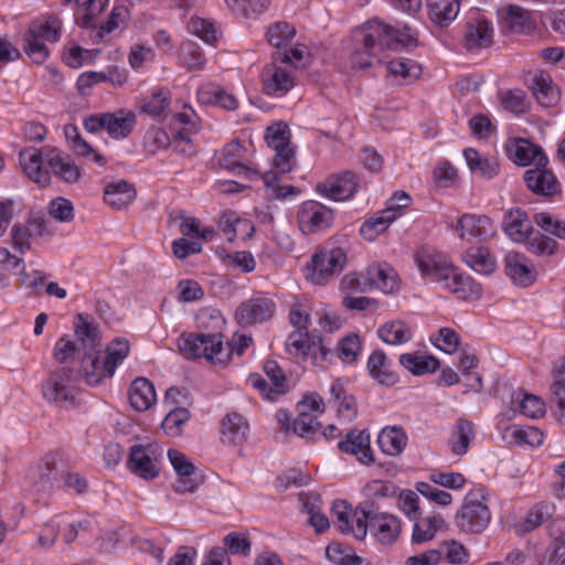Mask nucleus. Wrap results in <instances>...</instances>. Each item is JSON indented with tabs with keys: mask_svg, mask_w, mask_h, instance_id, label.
Masks as SVG:
<instances>
[{
	"mask_svg": "<svg viewBox=\"0 0 565 565\" xmlns=\"http://www.w3.org/2000/svg\"><path fill=\"white\" fill-rule=\"evenodd\" d=\"M76 319L75 335L83 347L81 370L89 385H98L104 379L111 377L116 367L127 358L129 343L127 340L116 339L104 352L98 327L83 313H78Z\"/></svg>",
	"mask_w": 565,
	"mask_h": 565,
	"instance_id": "f257e3e1",
	"label": "nucleus"
},
{
	"mask_svg": "<svg viewBox=\"0 0 565 565\" xmlns=\"http://www.w3.org/2000/svg\"><path fill=\"white\" fill-rule=\"evenodd\" d=\"M353 41L355 49L351 56L352 64L364 70L372 65V57L376 52L385 49L398 51L415 46L417 39L408 25L396 29L379 20H373L353 32Z\"/></svg>",
	"mask_w": 565,
	"mask_h": 565,
	"instance_id": "f03ea898",
	"label": "nucleus"
},
{
	"mask_svg": "<svg viewBox=\"0 0 565 565\" xmlns=\"http://www.w3.org/2000/svg\"><path fill=\"white\" fill-rule=\"evenodd\" d=\"M415 262L423 276L443 285L459 299H479L482 287L469 276H463L456 267L431 255H416Z\"/></svg>",
	"mask_w": 565,
	"mask_h": 565,
	"instance_id": "7ed1b4c3",
	"label": "nucleus"
},
{
	"mask_svg": "<svg viewBox=\"0 0 565 565\" xmlns=\"http://www.w3.org/2000/svg\"><path fill=\"white\" fill-rule=\"evenodd\" d=\"M289 320L295 331L291 332L286 341L287 351L294 355L311 356L317 360H328L332 350H329L322 342L319 331H308L309 313L305 306L295 303L289 311Z\"/></svg>",
	"mask_w": 565,
	"mask_h": 565,
	"instance_id": "20e7f679",
	"label": "nucleus"
},
{
	"mask_svg": "<svg viewBox=\"0 0 565 565\" xmlns=\"http://www.w3.org/2000/svg\"><path fill=\"white\" fill-rule=\"evenodd\" d=\"M179 349L188 360L204 358L210 363L220 365H225L234 351L228 343L224 344L221 332L183 334Z\"/></svg>",
	"mask_w": 565,
	"mask_h": 565,
	"instance_id": "39448f33",
	"label": "nucleus"
},
{
	"mask_svg": "<svg viewBox=\"0 0 565 565\" xmlns=\"http://www.w3.org/2000/svg\"><path fill=\"white\" fill-rule=\"evenodd\" d=\"M79 372L61 366L52 372L42 387L43 397L61 407H70L75 404L76 388L74 383Z\"/></svg>",
	"mask_w": 565,
	"mask_h": 565,
	"instance_id": "423d86ee",
	"label": "nucleus"
},
{
	"mask_svg": "<svg viewBox=\"0 0 565 565\" xmlns=\"http://www.w3.org/2000/svg\"><path fill=\"white\" fill-rule=\"evenodd\" d=\"M480 499L486 500V495L479 491H471L466 495L460 511L456 514V525L461 532L478 534L488 527L491 512Z\"/></svg>",
	"mask_w": 565,
	"mask_h": 565,
	"instance_id": "0eeeda50",
	"label": "nucleus"
},
{
	"mask_svg": "<svg viewBox=\"0 0 565 565\" xmlns=\"http://www.w3.org/2000/svg\"><path fill=\"white\" fill-rule=\"evenodd\" d=\"M345 262L347 254L342 248L321 249L307 265L306 277L313 284L323 285L343 269Z\"/></svg>",
	"mask_w": 565,
	"mask_h": 565,
	"instance_id": "6e6552de",
	"label": "nucleus"
},
{
	"mask_svg": "<svg viewBox=\"0 0 565 565\" xmlns=\"http://www.w3.org/2000/svg\"><path fill=\"white\" fill-rule=\"evenodd\" d=\"M267 145L276 151L274 166L280 173L292 170L295 164V148L290 146V134L288 127L282 124L270 126L266 131Z\"/></svg>",
	"mask_w": 565,
	"mask_h": 565,
	"instance_id": "1a4fd4ad",
	"label": "nucleus"
},
{
	"mask_svg": "<svg viewBox=\"0 0 565 565\" xmlns=\"http://www.w3.org/2000/svg\"><path fill=\"white\" fill-rule=\"evenodd\" d=\"M333 212L316 201L305 203L298 213V225L303 234H312L329 228Z\"/></svg>",
	"mask_w": 565,
	"mask_h": 565,
	"instance_id": "9d476101",
	"label": "nucleus"
},
{
	"mask_svg": "<svg viewBox=\"0 0 565 565\" xmlns=\"http://www.w3.org/2000/svg\"><path fill=\"white\" fill-rule=\"evenodd\" d=\"M493 43L492 23L482 15L470 18L465 25L462 45L469 52H479Z\"/></svg>",
	"mask_w": 565,
	"mask_h": 565,
	"instance_id": "9b49d317",
	"label": "nucleus"
},
{
	"mask_svg": "<svg viewBox=\"0 0 565 565\" xmlns=\"http://www.w3.org/2000/svg\"><path fill=\"white\" fill-rule=\"evenodd\" d=\"M455 230L467 242H484L494 235L492 221L486 215L463 214L458 218Z\"/></svg>",
	"mask_w": 565,
	"mask_h": 565,
	"instance_id": "f8f14e48",
	"label": "nucleus"
},
{
	"mask_svg": "<svg viewBox=\"0 0 565 565\" xmlns=\"http://www.w3.org/2000/svg\"><path fill=\"white\" fill-rule=\"evenodd\" d=\"M358 184V177L351 171H344L318 183L317 191L331 200L343 201L353 195Z\"/></svg>",
	"mask_w": 565,
	"mask_h": 565,
	"instance_id": "ddd939ff",
	"label": "nucleus"
},
{
	"mask_svg": "<svg viewBox=\"0 0 565 565\" xmlns=\"http://www.w3.org/2000/svg\"><path fill=\"white\" fill-rule=\"evenodd\" d=\"M127 467L132 473L145 480L157 478L160 471L154 451L142 445L130 447Z\"/></svg>",
	"mask_w": 565,
	"mask_h": 565,
	"instance_id": "4468645a",
	"label": "nucleus"
},
{
	"mask_svg": "<svg viewBox=\"0 0 565 565\" xmlns=\"http://www.w3.org/2000/svg\"><path fill=\"white\" fill-rule=\"evenodd\" d=\"M275 302L266 297H254L242 302L236 309V319L239 324L250 326L270 319L275 312Z\"/></svg>",
	"mask_w": 565,
	"mask_h": 565,
	"instance_id": "2eb2a0df",
	"label": "nucleus"
},
{
	"mask_svg": "<svg viewBox=\"0 0 565 565\" xmlns=\"http://www.w3.org/2000/svg\"><path fill=\"white\" fill-rule=\"evenodd\" d=\"M536 166L524 172L523 180L526 188L536 195L551 198L561 193V183L555 174L545 168Z\"/></svg>",
	"mask_w": 565,
	"mask_h": 565,
	"instance_id": "dca6fc26",
	"label": "nucleus"
},
{
	"mask_svg": "<svg viewBox=\"0 0 565 565\" xmlns=\"http://www.w3.org/2000/svg\"><path fill=\"white\" fill-rule=\"evenodd\" d=\"M509 158L518 166L526 167L534 163L536 166H546L548 158L543 149L526 139H518L505 147Z\"/></svg>",
	"mask_w": 565,
	"mask_h": 565,
	"instance_id": "f3484780",
	"label": "nucleus"
},
{
	"mask_svg": "<svg viewBox=\"0 0 565 565\" xmlns=\"http://www.w3.org/2000/svg\"><path fill=\"white\" fill-rule=\"evenodd\" d=\"M263 92L268 96L281 97L294 85V78L284 68L276 64H268L262 71Z\"/></svg>",
	"mask_w": 565,
	"mask_h": 565,
	"instance_id": "a211bd4d",
	"label": "nucleus"
},
{
	"mask_svg": "<svg viewBox=\"0 0 565 565\" xmlns=\"http://www.w3.org/2000/svg\"><path fill=\"white\" fill-rule=\"evenodd\" d=\"M338 448L345 454L355 455L360 462L371 465L374 462L370 446V434L363 429H351L345 438L338 443Z\"/></svg>",
	"mask_w": 565,
	"mask_h": 565,
	"instance_id": "6ab92c4d",
	"label": "nucleus"
},
{
	"mask_svg": "<svg viewBox=\"0 0 565 565\" xmlns=\"http://www.w3.org/2000/svg\"><path fill=\"white\" fill-rule=\"evenodd\" d=\"M502 227L505 234L516 243L525 242L532 234V223L526 213L520 207L505 212Z\"/></svg>",
	"mask_w": 565,
	"mask_h": 565,
	"instance_id": "aec40b11",
	"label": "nucleus"
},
{
	"mask_svg": "<svg viewBox=\"0 0 565 565\" xmlns=\"http://www.w3.org/2000/svg\"><path fill=\"white\" fill-rule=\"evenodd\" d=\"M504 270L518 286L527 287L534 281V273L527 258L519 253H508L504 257Z\"/></svg>",
	"mask_w": 565,
	"mask_h": 565,
	"instance_id": "412c9836",
	"label": "nucleus"
},
{
	"mask_svg": "<svg viewBox=\"0 0 565 565\" xmlns=\"http://www.w3.org/2000/svg\"><path fill=\"white\" fill-rule=\"evenodd\" d=\"M531 89L537 103L543 107H552L559 99V92L553 84L551 75L545 71L534 74L531 82Z\"/></svg>",
	"mask_w": 565,
	"mask_h": 565,
	"instance_id": "4be33fe9",
	"label": "nucleus"
},
{
	"mask_svg": "<svg viewBox=\"0 0 565 565\" xmlns=\"http://www.w3.org/2000/svg\"><path fill=\"white\" fill-rule=\"evenodd\" d=\"M401 521L397 516L386 513L383 516L373 518L367 525V531L382 544H392L401 533Z\"/></svg>",
	"mask_w": 565,
	"mask_h": 565,
	"instance_id": "5701e85b",
	"label": "nucleus"
},
{
	"mask_svg": "<svg viewBox=\"0 0 565 565\" xmlns=\"http://www.w3.org/2000/svg\"><path fill=\"white\" fill-rule=\"evenodd\" d=\"M19 162L24 173L34 182L46 185L50 182L49 172L42 169V154L35 148L20 151Z\"/></svg>",
	"mask_w": 565,
	"mask_h": 565,
	"instance_id": "b1692460",
	"label": "nucleus"
},
{
	"mask_svg": "<svg viewBox=\"0 0 565 565\" xmlns=\"http://www.w3.org/2000/svg\"><path fill=\"white\" fill-rule=\"evenodd\" d=\"M244 152L245 149L243 146L238 141L234 140L224 147L222 157L220 158V164L236 175L244 174L248 178L256 175V171L243 164Z\"/></svg>",
	"mask_w": 565,
	"mask_h": 565,
	"instance_id": "393cba45",
	"label": "nucleus"
},
{
	"mask_svg": "<svg viewBox=\"0 0 565 565\" xmlns=\"http://www.w3.org/2000/svg\"><path fill=\"white\" fill-rule=\"evenodd\" d=\"M249 426L238 413L227 414L221 424L222 441L231 445H241L246 440Z\"/></svg>",
	"mask_w": 565,
	"mask_h": 565,
	"instance_id": "a878e982",
	"label": "nucleus"
},
{
	"mask_svg": "<svg viewBox=\"0 0 565 565\" xmlns=\"http://www.w3.org/2000/svg\"><path fill=\"white\" fill-rule=\"evenodd\" d=\"M129 401L136 411H148L157 401L153 384L145 377L136 379L129 388Z\"/></svg>",
	"mask_w": 565,
	"mask_h": 565,
	"instance_id": "bb28decb",
	"label": "nucleus"
},
{
	"mask_svg": "<svg viewBox=\"0 0 565 565\" xmlns=\"http://www.w3.org/2000/svg\"><path fill=\"white\" fill-rule=\"evenodd\" d=\"M462 0H427L428 15L440 28L456 20Z\"/></svg>",
	"mask_w": 565,
	"mask_h": 565,
	"instance_id": "cd10ccee",
	"label": "nucleus"
},
{
	"mask_svg": "<svg viewBox=\"0 0 565 565\" xmlns=\"http://www.w3.org/2000/svg\"><path fill=\"white\" fill-rule=\"evenodd\" d=\"M106 131L114 139L127 138L136 125L132 111L120 109L115 113H105Z\"/></svg>",
	"mask_w": 565,
	"mask_h": 565,
	"instance_id": "c85d7f7f",
	"label": "nucleus"
},
{
	"mask_svg": "<svg viewBox=\"0 0 565 565\" xmlns=\"http://www.w3.org/2000/svg\"><path fill=\"white\" fill-rule=\"evenodd\" d=\"M136 198V190L132 184L125 180L109 183L104 191V201L116 210H121L130 204Z\"/></svg>",
	"mask_w": 565,
	"mask_h": 565,
	"instance_id": "c756f323",
	"label": "nucleus"
},
{
	"mask_svg": "<svg viewBox=\"0 0 565 565\" xmlns=\"http://www.w3.org/2000/svg\"><path fill=\"white\" fill-rule=\"evenodd\" d=\"M445 525L443 516L438 513H431L424 518L414 520L412 542L422 544L433 540L436 533Z\"/></svg>",
	"mask_w": 565,
	"mask_h": 565,
	"instance_id": "7c9ffc66",
	"label": "nucleus"
},
{
	"mask_svg": "<svg viewBox=\"0 0 565 565\" xmlns=\"http://www.w3.org/2000/svg\"><path fill=\"white\" fill-rule=\"evenodd\" d=\"M463 157L470 171L487 180L493 179L500 172V164L497 159L482 157L472 148L465 149Z\"/></svg>",
	"mask_w": 565,
	"mask_h": 565,
	"instance_id": "2f4dec72",
	"label": "nucleus"
},
{
	"mask_svg": "<svg viewBox=\"0 0 565 565\" xmlns=\"http://www.w3.org/2000/svg\"><path fill=\"white\" fill-rule=\"evenodd\" d=\"M385 514L386 512H381L379 505L373 500H365L361 502L353 513V520L355 522V539L360 541L365 539L367 534V525L373 522V518L375 519Z\"/></svg>",
	"mask_w": 565,
	"mask_h": 565,
	"instance_id": "473e14b6",
	"label": "nucleus"
},
{
	"mask_svg": "<svg viewBox=\"0 0 565 565\" xmlns=\"http://www.w3.org/2000/svg\"><path fill=\"white\" fill-rule=\"evenodd\" d=\"M377 444L384 454L397 456L402 454L406 447L407 436L402 427H385L377 437Z\"/></svg>",
	"mask_w": 565,
	"mask_h": 565,
	"instance_id": "72a5a7b5",
	"label": "nucleus"
},
{
	"mask_svg": "<svg viewBox=\"0 0 565 565\" xmlns=\"http://www.w3.org/2000/svg\"><path fill=\"white\" fill-rule=\"evenodd\" d=\"M395 218L396 213L392 209L382 210L361 225L360 234L366 241H374Z\"/></svg>",
	"mask_w": 565,
	"mask_h": 565,
	"instance_id": "f704fd0d",
	"label": "nucleus"
},
{
	"mask_svg": "<svg viewBox=\"0 0 565 565\" xmlns=\"http://www.w3.org/2000/svg\"><path fill=\"white\" fill-rule=\"evenodd\" d=\"M463 262L475 271L489 275L495 269V260L488 248L479 246L467 249L462 255Z\"/></svg>",
	"mask_w": 565,
	"mask_h": 565,
	"instance_id": "c9c22d12",
	"label": "nucleus"
},
{
	"mask_svg": "<svg viewBox=\"0 0 565 565\" xmlns=\"http://www.w3.org/2000/svg\"><path fill=\"white\" fill-rule=\"evenodd\" d=\"M399 363L414 375H424L436 372L439 361L433 355H418L416 353H404L399 356Z\"/></svg>",
	"mask_w": 565,
	"mask_h": 565,
	"instance_id": "e433bc0d",
	"label": "nucleus"
},
{
	"mask_svg": "<svg viewBox=\"0 0 565 565\" xmlns=\"http://www.w3.org/2000/svg\"><path fill=\"white\" fill-rule=\"evenodd\" d=\"M475 438L473 424L459 418L449 439L450 449L455 455L462 456L468 451L470 441Z\"/></svg>",
	"mask_w": 565,
	"mask_h": 565,
	"instance_id": "4c0bfd02",
	"label": "nucleus"
},
{
	"mask_svg": "<svg viewBox=\"0 0 565 565\" xmlns=\"http://www.w3.org/2000/svg\"><path fill=\"white\" fill-rule=\"evenodd\" d=\"M551 403L558 420L565 424V360L555 370L551 385Z\"/></svg>",
	"mask_w": 565,
	"mask_h": 565,
	"instance_id": "58836bf2",
	"label": "nucleus"
},
{
	"mask_svg": "<svg viewBox=\"0 0 565 565\" xmlns=\"http://www.w3.org/2000/svg\"><path fill=\"white\" fill-rule=\"evenodd\" d=\"M367 274L372 289H379L384 294H392L397 285L396 274L392 268L381 265H371L367 267Z\"/></svg>",
	"mask_w": 565,
	"mask_h": 565,
	"instance_id": "ea45409f",
	"label": "nucleus"
},
{
	"mask_svg": "<svg viewBox=\"0 0 565 565\" xmlns=\"http://www.w3.org/2000/svg\"><path fill=\"white\" fill-rule=\"evenodd\" d=\"M503 20L507 28L515 33H530L535 29L530 11L515 4L507 8Z\"/></svg>",
	"mask_w": 565,
	"mask_h": 565,
	"instance_id": "a19ab883",
	"label": "nucleus"
},
{
	"mask_svg": "<svg viewBox=\"0 0 565 565\" xmlns=\"http://www.w3.org/2000/svg\"><path fill=\"white\" fill-rule=\"evenodd\" d=\"M379 337L387 344L399 345L412 339L409 327L401 320L388 321L377 330Z\"/></svg>",
	"mask_w": 565,
	"mask_h": 565,
	"instance_id": "79ce46f5",
	"label": "nucleus"
},
{
	"mask_svg": "<svg viewBox=\"0 0 565 565\" xmlns=\"http://www.w3.org/2000/svg\"><path fill=\"white\" fill-rule=\"evenodd\" d=\"M264 372L271 382L266 398L274 402L288 391L287 379L276 361L265 362Z\"/></svg>",
	"mask_w": 565,
	"mask_h": 565,
	"instance_id": "37998d69",
	"label": "nucleus"
},
{
	"mask_svg": "<svg viewBox=\"0 0 565 565\" xmlns=\"http://www.w3.org/2000/svg\"><path fill=\"white\" fill-rule=\"evenodd\" d=\"M170 105V92L158 89L150 96L143 97L139 102L140 113L147 114L152 118L161 117Z\"/></svg>",
	"mask_w": 565,
	"mask_h": 565,
	"instance_id": "c03bdc74",
	"label": "nucleus"
},
{
	"mask_svg": "<svg viewBox=\"0 0 565 565\" xmlns=\"http://www.w3.org/2000/svg\"><path fill=\"white\" fill-rule=\"evenodd\" d=\"M107 0H88L81 4L74 12L76 24L82 28H97V17L104 10Z\"/></svg>",
	"mask_w": 565,
	"mask_h": 565,
	"instance_id": "a18cd8bd",
	"label": "nucleus"
},
{
	"mask_svg": "<svg viewBox=\"0 0 565 565\" xmlns=\"http://www.w3.org/2000/svg\"><path fill=\"white\" fill-rule=\"evenodd\" d=\"M367 370L370 375L379 383L391 385L395 382V376L387 370L386 355L382 350H375L369 358Z\"/></svg>",
	"mask_w": 565,
	"mask_h": 565,
	"instance_id": "49530a36",
	"label": "nucleus"
},
{
	"mask_svg": "<svg viewBox=\"0 0 565 565\" xmlns=\"http://www.w3.org/2000/svg\"><path fill=\"white\" fill-rule=\"evenodd\" d=\"M321 429V424L318 422L317 417L307 411H299L297 418L292 422V430L299 437L315 440L319 435V430Z\"/></svg>",
	"mask_w": 565,
	"mask_h": 565,
	"instance_id": "de8ad7c7",
	"label": "nucleus"
},
{
	"mask_svg": "<svg viewBox=\"0 0 565 565\" xmlns=\"http://www.w3.org/2000/svg\"><path fill=\"white\" fill-rule=\"evenodd\" d=\"M295 35L296 28L286 21L273 23L266 32L268 43L278 49L288 45Z\"/></svg>",
	"mask_w": 565,
	"mask_h": 565,
	"instance_id": "09e8293b",
	"label": "nucleus"
},
{
	"mask_svg": "<svg viewBox=\"0 0 565 565\" xmlns=\"http://www.w3.org/2000/svg\"><path fill=\"white\" fill-rule=\"evenodd\" d=\"M555 504L551 502H541L529 511L523 521V531L531 532L539 527L544 521L551 519L555 513Z\"/></svg>",
	"mask_w": 565,
	"mask_h": 565,
	"instance_id": "8fccbe9b",
	"label": "nucleus"
},
{
	"mask_svg": "<svg viewBox=\"0 0 565 565\" xmlns=\"http://www.w3.org/2000/svg\"><path fill=\"white\" fill-rule=\"evenodd\" d=\"M200 98L203 102L215 104L226 110H234L238 106V102L233 94L216 86L207 87L200 92Z\"/></svg>",
	"mask_w": 565,
	"mask_h": 565,
	"instance_id": "3c124183",
	"label": "nucleus"
},
{
	"mask_svg": "<svg viewBox=\"0 0 565 565\" xmlns=\"http://www.w3.org/2000/svg\"><path fill=\"white\" fill-rule=\"evenodd\" d=\"M47 163L53 173L66 183H74L79 179L78 168L73 162L64 160L58 154L50 156Z\"/></svg>",
	"mask_w": 565,
	"mask_h": 565,
	"instance_id": "603ef678",
	"label": "nucleus"
},
{
	"mask_svg": "<svg viewBox=\"0 0 565 565\" xmlns=\"http://www.w3.org/2000/svg\"><path fill=\"white\" fill-rule=\"evenodd\" d=\"M388 73L394 77L403 79H415L419 77L422 68L419 64L409 58H395L387 64Z\"/></svg>",
	"mask_w": 565,
	"mask_h": 565,
	"instance_id": "864d4df0",
	"label": "nucleus"
},
{
	"mask_svg": "<svg viewBox=\"0 0 565 565\" xmlns=\"http://www.w3.org/2000/svg\"><path fill=\"white\" fill-rule=\"evenodd\" d=\"M190 418V413L184 407L171 409L162 420L161 427L169 436H179L182 431V425Z\"/></svg>",
	"mask_w": 565,
	"mask_h": 565,
	"instance_id": "5fc2aeb1",
	"label": "nucleus"
},
{
	"mask_svg": "<svg viewBox=\"0 0 565 565\" xmlns=\"http://www.w3.org/2000/svg\"><path fill=\"white\" fill-rule=\"evenodd\" d=\"M24 51L29 57L38 64L43 63L49 56V49L45 45V40L32 30H29L28 32Z\"/></svg>",
	"mask_w": 565,
	"mask_h": 565,
	"instance_id": "6e6d98bb",
	"label": "nucleus"
},
{
	"mask_svg": "<svg viewBox=\"0 0 565 565\" xmlns=\"http://www.w3.org/2000/svg\"><path fill=\"white\" fill-rule=\"evenodd\" d=\"M181 62L189 71L202 70L205 65V57L201 47L193 42H186L181 47Z\"/></svg>",
	"mask_w": 565,
	"mask_h": 565,
	"instance_id": "4d7b16f0",
	"label": "nucleus"
},
{
	"mask_svg": "<svg viewBox=\"0 0 565 565\" xmlns=\"http://www.w3.org/2000/svg\"><path fill=\"white\" fill-rule=\"evenodd\" d=\"M189 31L209 44H214L217 40V30L211 20L202 18H191Z\"/></svg>",
	"mask_w": 565,
	"mask_h": 565,
	"instance_id": "13d9d810",
	"label": "nucleus"
},
{
	"mask_svg": "<svg viewBox=\"0 0 565 565\" xmlns=\"http://www.w3.org/2000/svg\"><path fill=\"white\" fill-rule=\"evenodd\" d=\"M54 359L56 362L64 364L74 355H83V347L78 338L75 341L61 338L54 347Z\"/></svg>",
	"mask_w": 565,
	"mask_h": 565,
	"instance_id": "bf43d9fd",
	"label": "nucleus"
},
{
	"mask_svg": "<svg viewBox=\"0 0 565 565\" xmlns=\"http://www.w3.org/2000/svg\"><path fill=\"white\" fill-rule=\"evenodd\" d=\"M534 222L543 232L554 235L559 239H565V223L554 217L551 213H536Z\"/></svg>",
	"mask_w": 565,
	"mask_h": 565,
	"instance_id": "052dcab7",
	"label": "nucleus"
},
{
	"mask_svg": "<svg viewBox=\"0 0 565 565\" xmlns=\"http://www.w3.org/2000/svg\"><path fill=\"white\" fill-rule=\"evenodd\" d=\"M56 469V456L53 454L44 456L39 466L40 479L36 481L40 490H50L53 488Z\"/></svg>",
	"mask_w": 565,
	"mask_h": 565,
	"instance_id": "680f3d73",
	"label": "nucleus"
},
{
	"mask_svg": "<svg viewBox=\"0 0 565 565\" xmlns=\"http://www.w3.org/2000/svg\"><path fill=\"white\" fill-rule=\"evenodd\" d=\"M61 19L56 15H50L46 18L45 22L33 24L30 30L34 31L46 42H57L61 38Z\"/></svg>",
	"mask_w": 565,
	"mask_h": 565,
	"instance_id": "e2e57ef3",
	"label": "nucleus"
},
{
	"mask_svg": "<svg viewBox=\"0 0 565 565\" xmlns=\"http://www.w3.org/2000/svg\"><path fill=\"white\" fill-rule=\"evenodd\" d=\"M500 100L504 109L513 114H522L527 109L526 95L521 89L505 90L500 94Z\"/></svg>",
	"mask_w": 565,
	"mask_h": 565,
	"instance_id": "0e129e2a",
	"label": "nucleus"
},
{
	"mask_svg": "<svg viewBox=\"0 0 565 565\" xmlns=\"http://www.w3.org/2000/svg\"><path fill=\"white\" fill-rule=\"evenodd\" d=\"M525 242L529 252L537 256H551L554 254L557 246V243L553 238L541 233L529 236Z\"/></svg>",
	"mask_w": 565,
	"mask_h": 565,
	"instance_id": "69168bd1",
	"label": "nucleus"
},
{
	"mask_svg": "<svg viewBox=\"0 0 565 565\" xmlns=\"http://www.w3.org/2000/svg\"><path fill=\"white\" fill-rule=\"evenodd\" d=\"M262 179L270 191L269 195L274 199H286L289 195H297L299 193V189L294 185L277 184L279 178L273 171L265 172Z\"/></svg>",
	"mask_w": 565,
	"mask_h": 565,
	"instance_id": "338daca9",
	"label": "nucleus"
},
{
	"mask_svg": "<svg viewBox=\"0 0 565 565\" xmlns=\"http://www.w3.org/2000/svg\"><path fill=\"white\" fill-rule=\"evenodd\" d=\"M361 349L360 339L356 334L344 337L338 345L337 356L345 362L351 363L356 360L359 351Z\"/></svg>",
	"mask_w": 565,
	"mask_h": 565,
	"instance_id": "774afa93",
	"label": "nucleus"
}]
</instances>
